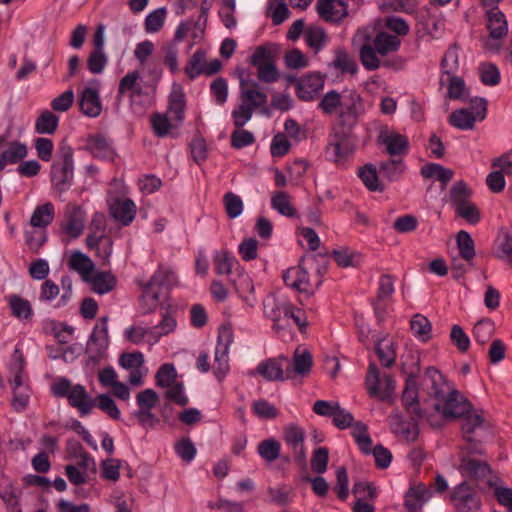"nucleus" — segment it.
I'll return each instance as SVG.
<instances>
[{
    "label": "nucleus",
    "instance_id": "58836bf2",
    "mask_svg": "<svg viewBox=\"0 0 512 512\" xmlns=\"http://www.w3.org/2000/svg\"><path fill=\"white\" fill-rule=\"evenodd\" d=\"M351 435L354 438L360 451L365 454H371L372 439L368 432V426L361 421L352 424Z\"/></svg>",
    "mask_w": 512,
    "mask_h": 512
},
{
    "label": "nucleus",
    "instance_id": "20e7f679",
    "mask_svg": "<svg viewBox=\"0 0 512 512\" xmlns=\"http://www.w3.org/2000/svg\"><path fill=\"white\" fill-rule=\"evenodd\" d=\"M354 149L355 137L351 130L340 128L329 135L325 154L329 161L342 165L353 154Z\"/></svg>",
    "mask_w": 512,
    "mask_h": 512
},
{
    "label": "nucleus",
    "instance_id": "c03bdc74",
    "mask_svg": "<svg viewBox=\"0 0 512 512\" xmlns=\"http://www.w3.org/2000/svg\"><path fill=\"white\" fill-rule=\"evenodd\" d=\"M471 195L472 190L467 183L463 180L457 181L450 189V203L454 209H457V207L463 206L465 203L469 202Z\"/></svg>",
    "mask_w": 512,
    "mask_h": 512
},
{
    "label": "nucleus",
    "instance_id": "dca6fc26",
    "mask_svg": "<svg viewBox=\"0 0 512 512\" xmlns=\"http://www.w3.org/2000/svg\"><path fill=\"white\" fill-rule=\"evenodd\" d=\"M313 366L312 355L307 350L300 351L297 349L294 353L292 361L288 359L285 366L286 379H294L297 376H307Z\"/></svg>",
    "mask_w": 512,
    "mask_h": 512
},
{
    "label": "nucleus",
    "instance_id": "0eeeda50",
    "mask_svg": "<svg viewBox=\"0 0 512 512\" xmlns=\"http://www.w3.org/2000/svg\"><path fill=\"white\" fill-rule=\"evenodd\" d=\"M366 387L370 397H377L380 401H388L395 389V381L389 374L381 378L380 371L374 362H370L366 375Z\"/></svg>",
    "mask_w": 512,
    "mask_h": 512
},
{
    "label": "nucleus",
    "instance_id": "2eb2a0df",
    "mask_svg": "<svg viewBox=\"0 0 512 512\" xmlns=\"http://www.w3.org/2000/svg\"><path fill=\"white\" fill-rule=\"evenodd\" d=\"M305 438L304 429L297 424L290 423L283 428V440L292 449L294 457L298 461H304L306 458Z\"/></svg>",
    "mask_w": 512,
    "mask_h": 512
},
{
    "label": "nucleus",
    "instance_id": "7ed1b4c3",
    "mask_svg": "<svg viewBox=\"0 0 512 512\" xmlns=\"http://www.w3.org/2000/svg\"><path fill=\"white\" fill-rule=\"evenodd\" d=\"M74 178V151L69 145L60 146L51 166V182L54 188L64 193L70 189Z\"/></svg>",
    "mask_w": 512,
    "mask_h": 512
},
{
    "label": "nucleus",
    "instance_id": "39448f33",
    "mask_svg": "<svg viewBox=\"0 0 512 512\" xmlns=\"http://www.w3.org/2000/svg\"><path fill=\"white\" fill-rule=\"evenodd\" d=\"M487 115V100L475 97L470 100L469 108H462L453 111L448 122L451 126L460 130H472L476 121H482Z\"/></svg>",
    "mask_w": 512,
    "mask_h": 512
},
{
    "label": "nucleus",
    "instance_id": "f03ea898",
    "mask_svg": "<svg viewBox=\"0 0 512 512\" xmlns=\"http://www.w3.org/2000/svg\"><path fill=\"white\" fill-rule=\"evenodd\" d=\"M25 358L19 348H15L11 361L8 365L9 383L13 391L11 402L15 411L21 412L26 409L29 402L28 387L24 383Z\"/></svg>",
    "mask_w": 512,
    "mask_h": 512
},
{
    "label": "nucleus",
    "instance_id": "7c9ffc66",
    "mask_svg": "<svg viewBox=\"0 0 512 512\" xmlns=\"http://www.w3.org/2000/svg\"><path fill=\"white\" fill-rule=\"evenodd\" d=\"M55 217V207L51 202L37 205L30 218V224L34 228L45 229L49 226Z\"/></svg>",
    "mask_w": 512,
    "mask_h": 512
},
{
    "label": "nucleus",
    "instance_id": "e2e57ef3",
    "mask_svg": "<svg viewBox=\"0 0 512 512\" xmlns=\"http://www.w3.org/2000/svg\"><path fill=\"white\" fill-rule=\"evenodd\" d=\"M448 97L452 100H466L467 89L464 80L454 75L448 76Z\"/></svg>",
    "mask_w": 512,
    "mask_h": 512
},
{
    "label": "nucleus",
    "instance_id": "2f4dec72",
    "mask_svg": "<svg viewBox=\"0 0 512 512\" xmlns=\"http://www.w3.org/2000/svg\"><path fill=\"white\" fill-rule=\"evenodd\" d=\"M420 174L425 179H436L446 186L452 180L454 172L438 163H427L421 167Z\"/></svg>",
    "mask_w": 512,
    "mask_h": 512
},
{
    "label": "nucleus",
    "instance_id": "13d9d810",
    "mask_svg": "<svg viewBox=\"0 0 512 512\" xmlns=\"http://www.w3.org/2000/svg\"><path fill=\"white\" fill-rule=\"evenodd\" d=\"M495 330L494 322L490 319L478 321L473 327L474 340L480 345L486 344L492 337Z\"/></svg>",
    "mask_w": 512,
    "mask_h": 512
},
{
    "label": "nucleus",
    "instance_id": "680f3d73",
    "mask_svg": "<svg viewBox=\"0 0 512 512\" xmlns=\"http://www.w3.org/2000/svg\"><path fill=\"white\" fill-rule=\"evenodd\" d=\"M166 14L167 11L165 7H160L150 12L145 18V31L147 33L158 32L164 25Z\"/></svg>",
    "mask_w": 512,
    "mask_h": 512
},
{
    "label": "nucleus",
    "instance_id": "cd10ccee",
    "mask_svg": "<svg viewBox=\"0 0 512 512\" xmlns=\"http://www.w3.org/2000/svg\"><path fill=\"white\" fill-rule=\"evenodd\" d=\"M487 11V29L493 39H500L507 34L508 26L505 15L498 9V5L489 6Z\"/></svg>",
    "mask_w": 512,
    "mask_h": 512
},
{
    "label": "nucleus",
    "instance_id": "aec40b11",
    "mask_svg": "<svg viewBox=\"0 0 512 512\" xmlns=\"http://www.w3.org/2000/svg\"><path fill=\"white\" fill-rule=\"evenodd\" d=\"M459 471L464 477L480 481L492 473V468L486 461L465 456L460 460Z\"/></svg>",
    "mask_w": 512,
    "mask_h": 512
},
{
    "label": "nucleus",
    "instance_id": "5701e85b",
    "mask_svg": "<svg viewBox=\"0 0 512 512\" xmlns=\"http://www.w3.org/2000/svg\"><path fill=\"white\" fill-rule=\"evenodd\" d=\"M111 216L122 226H129L136 216L135 203L127 199H116L110 207Z\"/></svg>",
    "mask_w": 512,
    "mask_h": 512
},
{
    "label": "nucleus",
    "instance_id": "37998d69",
    "mask_svg": "<svg viewBox=\"0 0 512 512\" xmlns=\"http://www.w3.org/2000/svg\"><path fill=\"white\" fill-rule=\"evenodd\" d=\"M405 169L406 166L402 159H389L379 164L380 174L390 182L397 181Z\"/></svg>",
    "mask_w": 512,
    "mask_h": 512
},
{
    "label": "nucleus",
    "instance_id": "ddd939ff",
    "mask_svg": "<svg viewBox=\"0 0 512 512\" xmlns=\"http://www.w3.org/2000/svg\"><path fill=\"white\" fill-rule=\"evenodd\" d=\"M84 149L98 160L114 161L117 155L113 140L103 133L88 135Z\"/></svg>",
    "mask_w": 512,
    "mask_h": 512
},
{
    "label": "nucleus",
    "instance_id": "c9c22d12",
    "mask_svg": "<svg viewBox=\"0 0 512 512\" xmlns=\"http://www.w3.org/2000/svg\"><path fill=\"white\" fill-rule=\"evenodd\" d=\"M375 353L383 367L391 368L395 364L397 354L391 339L379 340L375 345Z\"/></svg>",
    "mask_w": 512,
    "mask_h": 512
},
{
    "label": "nucleus",
    "instance_id": "774afa93",
    "mask_svg": "<svg viewBox=\"0 0 512 512\" xmlns=\"http://www.w3.org/2000/svg\"><path fill=\"white\" fill-rule=\"evenodd\" d=\"M487 485L494 490V497L496 498L497 502L501 506L506 507L508 512H512V489L498 486L491 479L487 481Z\"/></svg>",
    "mask_w": 512,
    "mask_h": 512
},
{
    "label": "nucleus",
    "instance_id": "423d86ee",
    "mask_svg": "<svg viewBox=\"0 0 512 512\" xmlns=\"http://www.w3.org/2000/svg\"><path fill=\"white\" fill-rule=\"evenodd\" d=\"M108 322L109 316L100 317L88 338L86 354L88 355V360L93 364H98L106 356L110 345Z\"/></svg>",
    "mask_w": 512,
    "mask_h": 512
},
{
    "label": "nucleus",
    "instance_id": "338daca9",
    "mask_svg": "<svg viewBox=\"0 0 512 512\" xmlns=\"http://www.w3.org/2000/svg\"><path fill=\"white\" fill-rule=\"evenodd\" d=\"M205 58V53L202 50H196L194 54L191 56L189 61L185 66V73L191 80L197 78L201 74H204V66L203 61Z\"/></svg>",
    "mask_w": 512,
    "mask_h": 512
},
{
    "label": "nucleus",
    "instance_id": "c85d7f7f",
    "mask_svg": "<svg viewBox=\"0 0 512 512\" xmlns=\"http://www.w3.org/2000/svg\"><path fill=\"white\" fill-rule=\"evenodd\" d=\"M28 154L26 144L19 141H11L8 147L0 153V172L7 164H17Z\"/></svg>",
    "mask_w": 512,
    "mask_h": 512
},
{
    "label": "nucleus",
    "instance_id": "49530a36",
    "mask_svg": "<svg viewBox=\"0 0 512 512\" xmlns=\"http://www.w3.org/2000/svg\"><path fill=\"white\" fill-rule=\"evenodd\" d=\"M332 65L342 74L354 75L358 71L357 62L344 49L335 52Z\"/></svg>",
    "mask_w": 512,
    "mask_h": 512
},
{
    "label": "nucleus",
    "instance_id": "412c9836",
    "mask_svg": "<svg viewBox=\"0 0 512 512\" xmlns=\"http://www.w3.org/2000/svg\"><path fill=\"white\" fill-rule=\"evenodd\" d=\"M317 12L321 19L338 23L347 16V5L343 0H318Z\"/></svg>",
    "mask_w": 512,
    "mask_h": 512
},
{
    "label": "nucleus",
    "instance_id": "6e6552de",
    "mask_svg": "<svg viewBox=\"0 0 512 512\" xmlns=\"http://www.w3.org/2000/svg\"><path fill=\"white\" fill-rule=\"evenodd\" d=\"M100 89V81L93 79L79 93L78 108L84 116L97 118L102 113L103 105L100 98Z\"/></svg>",
    "mask_w": 512,
    "mask_h": 512
},
{
    "label": "nucleus",
    "instance_id": "f257e3e1",
    "mask_svg": "<svg viewBox=\"0 0 512 512\" xmlns=\"http://www.w3.org/2000/svg\"><path fill=\"white\" fill-rule=\"evenodd\" d=\"M55 397L66 398L68 404L77 409L81 417L91 414L96 407V399L92 398L81 384L73 385L67 378H59L51 386Z\"/></svg>",
    "mask_w": 512,
    "mask_h": 512
},
{
    "label": "nucleus",
    "instance_id": "1a4fd4ad",
    "mask_svg": "<svg viewBox=\"0 0 512 512\" xmlns=\"http://www.w3.org/2000/svg\"><path fill=\"white\" fill-rule=\"evenodd\" d=\"M250 63L257 68L258 79L264 83L278 81L279 71L273 61L271 51L264 46H258L250 58Z\"/></svg>",
    "mask_w": 512,
    "mask_h": 512
},
{
    "label": "nucleus",
    "instance_id": "8fccbe9b",
    "mask_svg": "<svg viewBox=\"0 0 512 512\" xmlns=\"http://www.w3.org/2000/svg\"><path fill=\"white\" fill-rule=\"evenodd\" d=\"M150 280L152 283H155L158 288H171L177 283V276L171 268L159 265Z\"/></svg>",
    "mask_w": 512,
    "mask_h": 512
},
{
    "label": "nucleus",
    "instance_id": "b1692460",
    "mask_svg": "<svg viewBox=\"0 0 512 512\" xmlns=\"http://www.w3.org/2000/svg\"><path fill=\"white\" fill-rule=\"evenodd\" d=\"M142 289V294L140 297V307L143 314L153 313L159 303H160V295L161 288H158L155 283L149 279L148 282L140 284Z\"/></svg>",
    "mask_w": 512,
    "mask_h": 512
},
{
    "label": "nucleus",
    "instance_id": "a878e982",
    "mask_svg": "<svg viewBox=\"0 0 512 512\" xmlns=\"http://www.w3.org/2000/svg\"><path fill=\"white\" fill-rule=\"evenodd\" d=\"M430 497L431 491L424 484L411 486L405 494V509L407 512H417Z\"/></svg>",
    "mask_w": 512,
    "mask_h": 512
},
{
    "label": "nucleus",
    "instance_id": "a18cd8bd",
    "mask_svg": "<svg viewBox=\"0 0 512 512\" xmlns=\"http://www.w3.org/2000/svg\"><path fill=\"white\" fill-rule=\"evenodd\" d=\"M460 418H463V436L467 442H472V434L478 427H480L483 424L484 418L479 412L474 411L472 407L469 409V412H467L466 415H463Z\"/></svg>",
    "mask_w": 512,
    "mask_h": 512
},
{
    "label": "nucleus",
    "instance_id": "a211bd4d",
    "mask_svg": "<svg viewBox=\"0 0 512 512\" xmlns=\"http://www.w3.org/2000/svg\"><path fill=\"white\" fill-rule=\"evenodd\" d=\"M286 362H288V358L285 356L269 358L257 365L256 373L261 375L267 381H283L286 379Z\"/></svg>",
    "mask_w": 512,
    "mask_h": 512
},
{
    "label": "nucleus",
    "instance_id": "6ab92c4d",
    "mask_svg": "<svg viewBox=\"0 0 512 512\" xmlns=\"http://www.w3.org/2000/svg\"><path fill=\"white\" fill-rule=\"evenodd\" d=\"M259 84L256 81L240 79V99L241 102L253 109L260 108L267 103V94L258 89Z\"/></svg>",
    "mask_w": 512,
    "mask_h": 512
},
{
    "label": "nucleus",
    "instance_id": "3c124183",
    "mask_svg": "<svg viewBox=\"0 0 512 512\" xmlns=\"http://www.w3.org/2000/svg\"><path fill=\"white\" fill-rule=\"evenodd\" d=\"M358 176L370 191H383L379 184L377 168L373 164H366L358 171Z\"/></svg>",
    "mask_w": 512,
    "mask_h": 512
},
{
    "label": "nucleus",
    "instance_id": "4c0bfd02",
    "mask_svg": "<svg viewBox=\"0 0 512 512\" xmlns=\"http://www.w3.org/2000/svg\"><path fill=\"white\" fill-rule=\"evenodd\" d=\"M456 243L461 258L465 260L468 265H473L476 253L474 240L471 235L465 230H460L456 236Z\"/></svg>",
    "mask_w": 512,
    "mask_h": 512
},
{
    "label": "nucleus",
    "instance_id": "393cba45",
    "mask_svg": "<svg viewBox=\"0 0 512 512\" xmlns=\"http://www.w3.org/2000/svg\"><path fill=\"white\" fill-rule=\"evenodd\" d=\"M358 38H365L367 41L362 44L359 56L362 65L368 71L377 70L380 67V60L377 57V51L374 45L370 43V37L365 34V31L358 30L355 35L353 42H356Z\"/></svg>",
    "mask_w": 512,
    "mask_h": 512
},
{
    "label": "nucleus",
    "instance_id": "bf43d9fd",
    "mask_svg": "<svg viewBox=\"0 0 512 512\" xmlns=\"http://www.w3.org/2000/svg\"><path fill=\"white\" fill-rule=\"evenodd\" d=\"M286 305L288 303L273 302L270 309H268V306H265V315L273 321L272 329L276 332L286 329L284 320V308Z\"/></svg>",
    "mask_w": 512,
    "mask_h": 512
},
{
    "label": "nucleus",
    "instance_id": "4d7b16f0",
    "mask_svg": "<svg viewBox=\"0 0 512 512\" xmlns=\"http://www.w3.org/2000/svg\"><path fill=\"white\" fill-rule=\"evenodd\" d=\"M343 97L335 90L328 91L318 103V108L327 115L336 113L342 104Z\"/></svg>",
    "mask_w": 512,
    "mask_h": 512
},
{
    "label": "nucleus",
    "instance_id": "f8f14e48",
    "mask_svg": "<svg viewBox=\"0 0 512 512\" xmlns=\"http://www.w3.org/2000/svg\"><path fill=\"white\" fill-rule=\"evenodd\" d=\"M450 499L458 512H475L481 507V500L477 492L466 481L461 482L453 489Z\"/></svg>",
    "mask_w": 512,
    "mask_h": 512
},
{
    "label": "nucleus",
    "instance_id": "de8ad7c7",
    "mask_svg": "<svg viewBox=\"0 0 512 512\" xmlns=\"http://www.w3.org/2000/svg\"><path fill=\"white\" fill-rule=\"evenodd\" d=\"M59 125V117L49 110L42 112L35 121L38 134H53Z\"/></svg>",
    "mask_w": 512,
    "mask_h": 512
},
{
    "label": "nucleus",
    "instance_id": "4be33fe9",
    "mask_svg": "<svg viewBox=\"0 0 512 512\" xmlns=\"http://www.w3.org/2000/svg\"><path fill=\"white\" fill-rule=\"evenodd\" d=\"M283 281L286 286L298 292L308 294L313 293V289L309 281V274L301 265L287 269L283 273Z\"/></svg>",
    "mask_w": 512,
    "mask_h": 512
},
{
    "label": "nucleus",
    "instance_id": "4468645a",
    "mask_svg": "<svg viewBox=\"0 0 512 512\" xmlns=\"http://www.w3.org/2000/svg\"><path fill=\"white\" fill-rule=\"evenodd\" d=\"M295 83V92L302 101L314 100L324 87V77L319 73H309L299 79H291Z\"/></svg>",
    "mask_w": 512,
    "mask_h": 512
},
{
    "label": "nucleus",
    "instance_id": "c756f323",
    "mask_svg": "<svg viewBox=\"0 0 512 512\" xmlns=\"http://www.w3.org/2000/svg\"><path fill=\"white\" fill-rule=\"evenodd\" d=\"M11 315L19 320H28L33 316L31 303L18 294H10L6 297Z\"/></svg>",
    "mask_w": 512,
    "mask_h": 512
},
{
    "label": "nucleus",
    "instance_id": "9b49d317",
    "mask_svg": "<svg viewBox=\"0 0 512 512\" xmlns=\"http://www.w3.org/2000/svg\"><path fill=\"white\" fill-rule=\"evenodd\" d=\"M471 403L458 390H450L446 396L435 403V409L445 418H460L466 415Z\"/></svg>",
    "mask_w": 512,
    "mask_h": 512
},
{
    "label": "nucleus",
    "instance_id": "f3484780",
    "mask_svg": "<svg viewBox=\"0 0 512 512\" xmlns=\"http://www.w3.org/2000/svg\"><path fill=\"white\" fill-rule=\"evenodd\" d=\"M424 381L429 387V395L437 402L453 390L443 374L433 366L425 370Z\"/></svg>",
    "mask_w": 512,
    "mask_h": 512
},
{
    "label": "nucleus",
    "instance_id": "5fc2aeb1",
    "mask_svg": "<svg viewBox=\"0 0 512 512\" xmlns=\"http://www.w3.org/2000/svg\"><path fill=\"white\" fill-rule=\"evenodd\" d=\"M284 320L286 328L289 327V322L292 320L301 333L305 331L308 325L304 311L292 303H288L284 308Z\"/></svg>",
    "mask_w": 512,
    "mask_h": 512
},
{
    "label": "nucleus",
    "instance_id": "0e129e2a",
    "mask_svg": "<svg viewBox=\"0 0 512 512\" xmlns=\"http://www.w3.org/2000/svg\"><path fill=\"white\" fill-rule=\"evenodd\" d=\"M177 372L173 364L165 363L160 366L155 375L156 385L162 388L171 386L176 382Z\"/></svg>",
    "mask_w": 512,
    "mask_h": 512
},
{
    "label": "nucleus",
    "instance_id": "f704fd0d",
    "mask_svg": "<svg viewBox=\"0 0 512 512\" xmlns=\"http://www.w3.org/2000/svg\"><path fill=\"white\" fill-rule=\"evenodd\" d=\"M271 207L283 216L298 218V213L291 203V197L285 191H277L272 195Z\"/></svg>",
    "mask_w": 512,
    "mask_h": 512
},
{
    "label": "nucleus",
    "instance_id": "864d4df0",
    "mask_svg": "<svg viewBox=\"0 0 512 512\" xmlns=\"http://www.w3.org/2000/svg\"><path fill=\"white\" fill-rule=\"evenodd\" d=\"M441 72L447 76L454 75L459 69V55L456 45L450 46L440 63Z\"/></svg>",
    "mask_w": 512,
    "mask_h": 512
},
{
    "label": "nucleus",
    "instance_id": "bb28decb",
    "mask_svg": "<svg viewBox=\"0 0 512 512\" xmlns=\"http://www.w3.org/2000/svg\"><path fill=\"white\" fill-rule=\"evenodd\" d=\"M402 403L408 413L417 417L422 416L418 400L417 382L411 375L407 377L405 382V388L402 393Z\"/></svg>",
    "mask_w": 512,
    "mask_h": 512
},
{
    "label": "nucleus",
    "instance_id": "09e8293b",
    "mask_svg": "<svg viewBox=\"0 0 512 512\" xmlns=\"http://www.w3.org/2000/svg\"><path fill=\"white\" fill-rule=\"evenodd\" d=\"M186 99L182 91H173L169 96L168 112L171 117L182 122L185 117Z\"/></svg>",
    "mask_w": 512,
    "mask_h": 512
},
{
    "label": "nucleus",
    "instance_id": "69168bd1",
    "mask_svg": "<svg viewBox=\"0 0 512 512\" xmlns=\"http://www.w3.org/2000/svg\"><path fill=\"white\" fill-rule=\"evenodd\" d=\"M411 330L413 331L414 335L417 336L422 341H427L430 338L431 333V323L428 320L427 317L416 314L411 319Z\"/></svg>",
    "mask_w": 512,
    "mask_h": 512
},
{
    "label": "nucleus",
    "instance_id": "ea45409f",
    "mask_svg": "<svg viewBox=\"0 0 512 512\" xmlns=\"http://www.w3.org/2000/svg\"><path fill=\"white\" fill-rule=\"evenodd\" d=\"M68 264L72 270L78 272L85 280H88L94 269L92 260L80 251H74L71 254Z\"/></svg>",
    "mask_w": 512,
    "mask_h": 512
},
{
    "label": "nucleus",
    "instance_id": "79ce46f5",
    "mask_svg": "<svg viewBox=\"0 0 512 512\" xmlns=\"http://www.w3.org/2000/svg\"><path fill=\"white\" fill-rule=\"evenodd\" d=\"M215 272L219 275H229L234 265L238 264L236 257L227 250L216 251L213 255Z\"/></svg>",
    "mask_w": 512,
    "mask_h": 512
},
{
    "label": "nucleus",
    "instance_id": "473e14b6",
    "mask_svg": "<svg viewBox=\"0 0 512 512\" xmlns=\"http://www.w3.org/2000/svg\"><path fill=\"white\" fill-rule=\"evenodd\" d=\"M382 143L386 146L390 156L405 155L409 149V140L405 135L392 133L382 137Z\"/></svg>",
    "mask_w": 512,
    "mask_h": 512
},
{
    "label": "nucleus",
    "instance_id": "052dcab7",
    "mask_svg": "<svg viewBox=\"0 0 512 512\" xmlns=\"http://www.w3.org/2000/svg\"><path fill=\"white\" fill-rule=\"evenodd\" d=\"M305 41L317 53L325 46L327 35L321 27H310L305 32Z\"/></svg>",
    "mask_w": 512,
    "mask_h": 512
},
{
    "label": "nucleus",
    "instance_id": "9d476101",
    "mask_svg": "<svg viewBox=\"0 0 512 512\" xmlns=\"http://www.w3.org/2000/svg\"><path fill=\"white\" fill-rule=\"evenodd\" d=\"M362 112L363 101L360 94L351 91L343 97L338 114L339 125L342 129L352 130Z\"/></svg>",
    "mask_w": 512,
    "mask_h": 512
},
{
    "label": "nucleus",
    "instance_id": "e433bc0d",
    "mask_svg": "<svg viewBox=\"0 0 512 512\" xmlns=\"http://www.w3.org/2000/svg\"><path fill=\"white\" fill-rule=\"evenodd\" d=\"M373 45L378 54L385 56L388 53L396 52L400 48L401 40L398 36L381 31L376 34Z\"/></svg>",
    "mask_w": 512,
    "mask_h": 512
},
{
    "label": "nucleus",
    "instance_id": "6e6d98bb",
    "mask_svg": "<svg viewBox=\"0 0 512 512\" xmlns=\"http://www.w3.org/2000/svg\"><path fill=\"white\" fill-rule=\"evenodd\" d=\"M92 290L98 294L110 292L116 285L115 277L109 272H99L92 279Z\"/></svg>",
    "mask_w": 512,
    "mask_h": 512
},
{
    "label": "nucleus",
    "instance_id": "72a5a7b5",
    "mask_svg": "<svg viewBox=\"0 0 512 512\" xmlns=\"http://www.w3.org/2000/svg\"><path fill=\"white\" fill-rule=\"evenodd\" d=\"M267 495L272 504L286 506L293 502L295 497L294 488L288 484H280L276 487H268Z\"/></svg>",
    "mask_w": 512,
    "mask_h": 512
},
{
    "label": "nucleus",
    "instance_id": "a19ab883",
    "mask_svg": "<svg viewBox=\"0 0 512 512\" xmlns=\"http://www.w3.org/2000/svg\"><path fill=\"white\" fill-rule=\"evenodd\" d=\"M258 455L267 463L277 460L281 453V443L275 438H267L257 445Z\"/></svg>",
    "mask_w": 512,
    "mask_h": 512
},
{
    "label": "nucleus",
    "instance_id": "603ef678",
    "mask_svg": "<svg viewBox=\"0 0 512 512\" xmlns=\"http://www.w3.org/2000/svg\"><path fill=\"white\" fill-rule=\"evenodd\" d=\"M84 219L80 214L78 209H75L68 216L66 223L63 225L62 229L65 234H67L71 238H78L84 230Z\"/></svg>",
    "mask_w": 512,
    "mask_h": 512
}]
</instances>
